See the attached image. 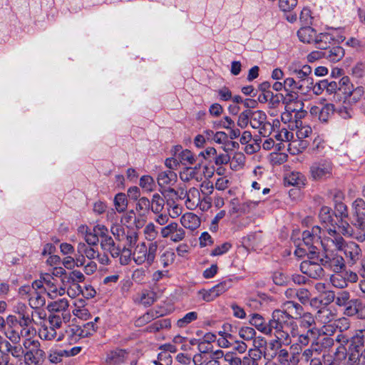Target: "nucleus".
<instances>
[{"instance_id": "nucleus-34", "label": "nucleus", "mask_w": 365, "mask_h": 365, "mask_svg": "<svg viewBox=\"0 0 365 365\" xmlns=\"http://www.w3.org/2000/svg\"><path fill=\"white\" fill-rule=\"evenodd\" d=\"M146 244L141 242L136 245L134 251L132 252L133 261L138 265H141L146 262L148 264V257L146 256Z\"/></svg>"}, {"instance_id": "nucleus-1", "label": "nucleus", "mask_w": 365, "mask_h": 365, "mask_svg": "<svg viewBox=\"0 0 365 365\" xmlns=\"http://www.w3.org/2000/svg\"><path fill=\"white\" fill-rule=\"evenodd\" d=\"M322 230L318 227H313L311 230H305L302 233V239L308 247L309 259L303 261L300 264V270L311 278L319 279L324 275L323 264L317 253V245H321Z\"/></svg>"}, {"instance_id": "nucleus-6", "label": "nucleus", "mask_w": 365, "mask_h": 365, "mask_svg": "<svg viewBox=\"0 0 365 365\" xmlns=\"http://www.w3.org/2000/svg\"><path fill=\"white\" fill-rule=\"evenodd\" d=\"M74 333L75 329H68V327L65 330H54L45 322L38 329V336L42 340L61 341L66 339L70 344L76 341V339L73 338Z\"/></svg>"}, {"instance_id": "nucleus-30", "label": "nucleus", "mask_w": 365, "mask_h": 365, "mask_svg": "<svg viewBox=\"0 0 365 365\" xmlns=\"http://www.w3.org/2000/svg\"><path fill=\"white\" fill-rule=\"evenodd\" d=\"M295 107L294 111H293V124L289 125L292 129L295 127L301 126L303 124L302 119L304 118L307 114V112L303 110V102L301 101H297L294 102Z\"/></svg>"}, {"instance_id": "nucleus-51", "label": "nucleus", "mask_w": 365, "mask_h": 365, "mask_svg": "<svg viewBox=\"0 0 365 365\" xmlns=\"http://www.w3.org/2000/svg\"><path fill=\"white\" fill-rule=\"evenodd\" d=\"M349 337L346 334H342L341 332L336 336V341L340 344L339 346L336 349L335 354L339 356V358L344 357L346 353V348L344 345H346L349 342Z\"/></svg>"}, {"instance_id": "nucleus-53", "label": "nucleus", "mask_w": 365, "mask_h": 365, "mask_svg": "<svg viewBox=\"0 0 365 365\" xmlns=\"http://www.w3.org/2000/svg\"><path fill=\"white\" fill-rule=\"evenodd\" d=\"M197 317L198 314L197 312H188L185 316H183L182 318L179 319L177 321L176 325L179 328H184L191 322L195 321L197 319Z\"/></svg>"}, {"instance_id": "nucleus-42", "label": "nucleus", "mask_w": 365, "mask_h": 365, "mask_svg": "<svg viewBox=\"0 0 365 365\" xmlns=\"http://www.w3.org/2000/svg\"><path fill=\"white\" fill-rule=\"evenodd\" d=\"M138 299L143 305L150 306L156 299V293L151 290L144 289L138 294Z\"/></svg>"}, {"instance_id": "nucleus-64", "label": "nucleus", "mask_w": 365, "mask_h": 365, "mask_svg": "<svg viewBox=\"0 0 365 365\" xmlns=\"http://www.w3.org/2000/svg\"><path fill=\"white\" fill-rule=\"evenodd\" d=\"M224 360L228 365H243L242 359L232 352L226 353L224 356Z\"/></svg>"}, {"instance_id": "nucleus-13", "label": "nucleus", "mask_w": 365, "mask_h": 365, "mask_svg": "<svg viewBox=\"0 0 365 365\" xmlns=\"http://www.w3.org/2000/svg\"><path fill=\"white\" fill-rule=\"evenodd\" d=\"M320 262L324 268L336 274L344 270L346 267L344 259L337 254H326L324 257L320 258Z\"/></svg>"}, {"instance_id": "nucleus-45", "label": "nucleus", "mask_w": 365, "mask_h": 365, "mask_svg": "<svg viewBox=\"0 0 365 365\" xmlns=\"http://www.w3.org/2000/svg\"><path fill=\"white\" fill-rule=\"evenodd\" d=\"M283 98V95L281 93L274 94L273 92L270 93L269 98L268 99V108L270 109L269 114L274 115V111L281 105V101Z\"/></svg>"}, {"instance_id": "nucleus-32", "label": "nucleus", "mask_w": 365, "mask_h": 365, "mask_svg": "<svg viewBox=\"0 0 365 365\" xmlns=\"http://www.w3.org/2000/svg\"><path fill=\"white\" fill-rule=\"evenodd\" d=\"M101 247L102 250L109 252L113 257H118L120 253V249L115 246L114 240L110 235L101 240Z\"/></svg>"}, {"instance_id": "nucleus-21", "label": "nucleus", "mask_w": 365, "mask_h": 365, "mask_svg": "<svg viewBox=\"0 0 365 365\" xmlns=\"http://www.w3.org/2000/svg\"><path fill=\"white\" fill-rule=\"evenodd\" d=\"M347 316H356L359 319H365V302L360 299H352L345 309Z\"/></svg>"}, {"instance_id": "nucleus-11", "label": "nucleus", "mask_w": 365, "mask_h": 365, "mask_svg": "<svg viewBox=\"0 0 365 365\" xmlns=\"http://www.w3.org/2000/svg\"><path fill=\"white\" fill-rule=\"evenodd\" d=\"M319 217L321 223L323 225V227L317 226L322 230L321 235L322 238L324 235H328L327 230L331 228L336 230V225L337 222L335 220V216L332 212L331 207L328 206H323L320 209Z\"/></svg>"}, {"instance_id": "nucleus-36", "label": "nucleus", "mask_w": 365, "mask_h": 365, "mask_svg": "<svg viewBox=\"0 0 365 365\" xmlns=\"http://www.w3.org/2000/svg\"><path fill=\"white\" fill-rule=\"evenodd\" d=\"M64 319L65 321H68L70 319V314L68 313H62V316H60L58 314H50L48 316V320L45 322L51 326L54 330H63L61 329L62 327V319Z\"/></svg>"}, {"instance_id": "nucleus-55", "label": "nucleus", "mask_w": 365, "mask_h": 365, "mask_svg": "<svg viewBox=\"0 0 365 365\" xmlns=\"http://www.w3.org/2000/svg\"><path fill=\"white\" fill-rule=\"evenodd\" d=\"M140 186L146 192H152L155 187L154 179L150 175H143L140 179Z\"/></svg>"}, {"instance_id": "nucleus-29", "label": "nucleus", "mask_w": 365, "mask_h": 365, "mask_svg": "<svg viewBox=\"0 0 365 365\" xmlns=\"http://www.w3.org/2000/svg\"><path fill=\"white\" fill-rule=\"evenodd\" d=\"M263 353L259 348L250 349L242 358L243 365H259Z\"/></svg>"}, {"instance_id": "nucleus-43", "label": "nucleus", "mask_w": 365, "mask_h": 365, "mask_svg": "<svg viewBox=\"0 0 365 365\" xmlns=\"http://www.w3.org/2000/svg\"><path fill=\"white\" fill-rule=\"evenodd\" d=\"M69 306L67 299L61 298L58 300L50 302L48 304V310L51 312H61L64 313Z\"/></svg>"}, {"instance_id": "nucleus-19", "label": "nucleus", "mask_w": 365, "mask_h": 365, "mask_svg": "<svg viewBox=\"0 0 365 365\" xmlns=\"http://www.w3.org/2000/svg\"><path fill=\"white\" fill-rule=\"evenodd\" d=\"M14 312L17 314V319L21 322H24V323H29L32 324L33 322H35V319H34V312H31L28 307L22 302L16 303L13 308Z\"/></svg>"}, {"instance_id": "nucleus-18", "label": "nucleus", "mask_w": 365, "mask_h": 365, "mask_svg": "<svg viewBox=\"0 0 365 365\" xmlns=\"http://www.w3.org/2000/svg\"><path fill=\"white\" fill-rule=\"evenodd\" d=\"M177 174L170 170L160 171L158 174L157 182L158 185L164 189H170V187L177 182Z\"/></svg>"}, {"instance_id": "nucleus-52", "label": "nucleus", "mask_w": 365, "mask_h": 365, "mask_svg": "<svg viewBox=\"0 0 365 365\" xmlns=\"http://www.w3.org/2000/svg\"><path fill=\"white\" fill-rule=\"evenodd\" d=\"M114 205L118 212H124L128 206V200L124 193H118L114 198Z\"/></svg>"}, {"instance_id": "nucleus-24", "label": "nucleus", "mask_w": 365, "mask_h": 365, "mask_svg": "<svg viewBox=\"0 0 365 365\" xmlns=\"http://www.w3.org/2000/svg\"><path fill=\"white\" fill-rule=\"evenodd\" d=\"M335 41L334 32L317 34L314 45L320 50L325 51L330 47V44Z\"/></svg>"}, {"instance_id": "nucleus-56", "label": "nucleus", "mask_w": 365, "mask_h": 365, "mask_svg": "<svg viewBox=\"0 0 365 365\" xmlns=\"http://www.w3.org/2000/svg\"><path fill=\"white\" fill-rule=\"evenodd\" d=\"M284 90L287 91H293L295 90L304 91V89H303L302 87L301 83L298 82L293 77H288L285 78L284 81Z\"/></svg>"}, {"instance_id": "nucleus-58", "label": "nucleus", "mask_w": 365, "mask_h": 365, "mask_svg": "<svg viewBox=\"0 0 365 365\" xmlns=\"http://www.w3.org/2000/svg\"><path fill=\"white\" fill-rule=\"evenodd\" d=\"M158 242H153L149 244L148 246L146 245V254L148 257V264L150 266L155 262L156 253L158 250Z\"/></svg>"}, {"instance_id": "nucleus-39", "label": "nucleus", "mask_w": 365, "mask_h": 365, "mask_svg": "<svg viewBox=\"0 0 365 365\" xmlns=\"http://www.w3.org/2000/svg\"><path fill=\"white\" fill-rule=\"evenodd\" d=\"M163 315V313L151 309L138 318L135 322V324L136 327H140Z\"/></svg>"}, {"instance_id": "nucleus-40", "label": "nucleus", "mask_w": 365, "mask_h": 365, "mask_svg": "<svg viewBox=\"0 0 365 365\" xmlns=\"http://www.w3.org/2000/svg\"><path fill=\"white\" fill-rule=\"evenodd\" d=\"M77 252L78 255H84L88 259H93L98 256V251L93 246L87 245L84 242H79L77 245Z\"/></svg>"}, {"instance_id": "nucleus-23", "label": "nucleus", "mask_w": 365, "mask_h": 365, "mask_svg": "<svg viewBox=\"0 0 365 365\" xmlns=\"http://www.w3.org/2000/svg\"><path fill=\"white\" fill-rule=\"evenodd\" d=\"M180 224L182 228L190 231L196 230L201 224L200 217L193 212H186L180 217Z\"/></svg>"}, {"instance_id": "nucleus-61", "label": "nucleus", "mask_w": 365, "mask_h": 365, "mask_svg": "<svg viewBox=\"0 0 365 365\" xmlns=\"http://www.w3.org/2000/svg\"><path fill=\"white\" fill-rule=\"evenodd\" d=\"M138 240V235L134 230H127L126 234L124 237V240L125 241V244L124 247H128V248L133 247L135 245L137 241Z\"/></svg>"}, {"instance_id": "nucleus-16", "label": "nucleus", "mask_w": 365, "mask_h": 365, "mask_svg": "<svg viewBox=\"0 0 365 365\" xmlns=\"http://www.w3.org/2000/svg\"><path fill=\"white\" fill-rule=\"evenodd\" d=\"M311 115L317 118L321 122L326 123L334 112V106L332 103H326L322 106H312L309 110Z\"/></svg>"}, {"instance_id": "nucleus-62", "label": "nucleus", "mask_w": 365, "mask_h": 365, "mask_svg": "<svg viewBox=\"0 0 365 365\" xmlns=\"http://www.w3.org/2000/svg\"><path fill=\"white\" fill-rule=\"evenodd\" d=\"M279 122L278 120H276V121H274V124L272 125L268 121H265L262 123V125L261 126H259V128H257L256 129H258L259 130V133L264 136V137H266L267 135H269V134H271V133L274 130V126L277 125V124H279Z\"/></svg>"}, {"instance_id": "nucleus-2", "label": "nucleus", "mask_w": 365, "mask_h": 365, "mask_svg": "<svg viewBox=\"0 0 365 365\" xmlns=\"http://www.w3.org/2000/svg\"><path fill=\"white\" fill-rule=\"evenodd\" d=\"M328 235H324L321 241V245L324 250H335L342 251L349 264H355L361 256V250L354 242H346L344 238L336 230L331 228L327 230Z\"/></svg>"}, {"instance_id": "nucleus-14", "label": "nucleus", "mask_w": 365, "mask_h": 365, "mask_svg": "<svg viewBox=\"0 0 365 365\" xmlns=\"http://www.w3.org/2000/svg\"><path fill=\"white\" fill-rule=\"evenodd\" d=\"M336 314L328 307H323L318 310L316 314V319L324 325V334L334 333L333 324H329L333 321H335Z\"/></svg>"}, {"instance_id": "nucleus-28", "label": "nucleus", "mask_w": 365, "mask_h": 365, "mask_svg": "<svg viewBox=\"0 0 365 365\" xmlns=\"http://www.w3.org/2000/svg\"><path fill=\"white\" fill-rule=\"evenodd\" d=\"M85 279L86 277L84 274L80 270L73 269L71 272H67L66 274L63 277V279H61V282L66 289V287L77 282H83Z\"/></svg>"}, {"instance_id": "nucleus-12", "label": "nucleus", "mask_w": 365, "mask_h": 365, "mask_svg": "<svg viewBox=\"0 0 365 365\" xmlns=\"http://www.w3.org/2000/svg\"><path fill=\"white\" fill-rule=\"evenodd\" d=\"M41 279L45 284L44 291L51 299H55L58 296H63L65 293V287L61 284L58 285V281L50 274L45 273L41 274Z\"/></svg>"}, {"instance_id": "nucleus-41", "label": "nucleus", "mask_w": 365, "mask_h": 365, "mask_svg": "<svg viewBox=\"0 0 365 365\" xmlns=\"http://www.w3.org/2000/svg\"><path fill=\"white\" fill-rule=\"evenodd\" d=\"M267 120V115L262 110H251L250 123L252 128L255 129L262 125Z\"/></svg>"}, {"instance_id": "nucleus-4", "label": "nucleus", "mask_w": 365, "mask_h": 365, "mask_svg": "<svg viewBox=\"0 0 365 365\" xmlns=\"http://www.w3.org/2000/svg\"><path fill=\"white\" fill-rule=\"evenodd\" d=\"M297 334H294L297 345L307 346L311 341V338H315L319 334L316 327L314 316L310 312H302V315L297 319Z\"/></svg>"}, {"instance_id": "nucleus-5", "label": "nucleus", "mask_w": 365, "mask_h": 365, "mask_svg": "<svg viewBox=\"0 0 365 365\" xmlns=\"http://www.w3.org/2000/svg\"><path fill=\"white\" fill-rule=\"evenodd\" d=\"M34 331V329L31 324L19 321L16 315L11 314L7 317V327L4 333L13 344L19 343L21 338H31Z\"/></svg>"}, {"instance_id": "nucleus-60", "label": "nucleus", "mask_w": 365, "mask_h": 365, "mask_svg": "<svg viewBox=\"0 0 365 365\" xmlns=\"http://www.w3.org/2000/svg\"><path fill=\"white\" fill-rule=\"evenodd\" d=\"M231 285L232 282L230 280H227L221 282L216 284L215 286H214L213 287H212V289L215 290L214 294L215 297H218L220 295L222 294L226 291H227L231 287Z\"/></svg>"}, {"instance_id": "nucleus-46", "label": "nucleus", "mask_w": 365, "mask_h": 365, "mask_svg": "<svg viewBox=\"0 0 365 365\" xmlns=\"http://www.w3.org/2000/svg\"><path fill=\"white\" fill-rule=\"evenodd\" d=\"M165 206V200L159 194L155 193L153 195L150 201V209L155 214L161 212Z\"/></svg>"}, {"instance_id": "nucleus-20", "label": "nucleus", "mask_w": 365, "mask_h": 365, "mask_svg": "<svg viewBox=\"0 0 365 365\" xmlns=\"http://www.w3.org/2000/svg\"><path fill=\"white\" fill-rule=\"evenodd\" d=\"M281 312H284L287 317L295 320L302 315L304 309L302 305L292 300H289L282 304Z\"/></svg>"}, {"instance_id": "nucleus-59", "label": "nucleus", "mask_w": 365, "mask_h": 365, "mask_svg": "<svg viewBox=\"0 0 365 365\" xmlns=\"http://www.w3.org/2000/svg\"><path fill=\"white\" fill-rule=\"evenodd\" d=\"M339 91H341L345 97L349 94L348 91H351L354 88L348 76L342 77L338 82Z\"/></svg>"}, {"instance_id": "nucleus-38", "label": "nucleus", "mask_w": 365, "mask_h": 365, "mask_svg": "<svg viewBox=\"0 0 365 365\" xmlns=\"http://www.w3.org/2000/svg\"><path fill=\"white\" fill-rule=\"evenodd\" d=\"M84 329H81L78 327H68V329H75V333L73 334V338L76 339V341L79 339L80 336H88L92 334L93 332H95L98 327L95 324V322H90L86 323L84 326Z\"/></svg>"}, {"instance_id": "nucleus-31", "label": "nucleus", "mask_w": 365, "mask_h": 365, "mask_svg": "<svg viewBox=\"0 0 365 365\" xmlns=\"http://www.w3.org/2000/svg\"><path fill=\"white\" fill-rule=\"evenodd\" d=\"M316 36V30L311 26L302 27L297 31V36L299 41L305 43L314 44Z\"/></svg>"}, {"instance_id": "nucleus-27", "label": "nucleus", "mask_w": 365, "mask_h": 365, "mask_svg": "<svg viewBox=\"0 0 365 365\" xmlns=\"http://www.w3.org/2000/svg\"><path fill=\"white\" fill-rule=\"evenodd\" d=\"M186 196L185 204L188 210H195L200 202V193L198 189L195 187L190 188L187 193H184Z\"/></svg>"}, {"instance_id": "nucleus-3", "label": "nucleus", "mask_w": 365, "mask_h": 365, "mask_svg": "<svg viewBox=\"0 0 365 365\" xmlns=\"http://www.w3.org/2000/svg\"><path fill=\"white\" fill-rule=\"evenodd\" d=\"M269 326H271V334H274L276 338L282 340L283 344L289 345L292 343L291 337L294 338V334H297V322L289 318L279 309L273 311L272 318L269 319Z\"/></svg>"}, {"instance_id": "nucleus-57", "label": "nucleus", "mask_w": 365, "mask_h": 365, "mask_svg": "<svg viewBox=\"0 0 365 365\" xmlns=\"http://www.w3.org/2000/svg\"><path fill=\"white\" fill-rule=\"evenodd\" d=\"M170 322L168 319H160L155 321L153 324H151L150 326L147 327V330L150 332H156L159 330L164 329V328H168L170 327Z\"/></svg>"}, {"instance_id": "nucleus-17", "label": "nucleus", "mask_w": 365, "mask_h": 365, "mask_svg": "<svg viewBox=\"0 0 365 365\" xmlns=\"http://www.w3.org/2000/svg\"><path fill=\"white\" fill-rule=\"evenodd\" d=\"M349 356L344 365H365V348L356 345L349 348Z\"/></svg>"}, {"instance_id": "nucleus-35", "label": "nucleus", "mask_w": 365, "mask_h": 365, "mask_svg": "<svg viewBox=\"0 0 365 365\" xmlns=\"http://www.w3.org/2000/svg\"><path fill=\"white\" fill-rule=\"evenodd\" d=\"M324 58L331 62H338L344 56V49L339 46L329 47L324 51Z\"/></svg>"}, {"instance_id": "nucleus-48", "label": "nucleus", "mask_w": 365, "mask_h": 365, "mask_svg": "<svg viewBox=\"0 0 365 365\" xmlns=\"http://www.w3.org/2000/svg\"><path fill=\"white\" fill-rule=\"evenodd\" d=\"M294 102L291 100L289 102H286L285 111L281 115V120L284 123L293 124V111H294Z\"/></svg>"}, {"instance_id": "nucleus-25", "label": "nucleus", "mask_w": 365, "mask_h": 365, "mask_svg": "<svg viewBox=\"0 0 365 365\" xmlns=\"http://www.w3.org/2000/svg\"><path fill=\"white\" fill-rule=\"evenodd\" d=\"M353 215L358 225L365 224V201L362 198L356 199L352 203Z\"/></svg>"}, {"instance_id": "nucleus-22", "label": "nucleus", "mask_w": 365, "mask_h": 365, "mask_svg": "<svg viewBox=\"0 0 365 365\" xmlns=\"http://www.w3.org/2000/svg\"><path fill=\"white\" fill-rule=\"evenodd\" d=\"M200 163H198L195 167H185L180 173V178L183 182H189L192 180H195L200 182L202 180V174L200 172Z\"/></svg>"}, {"instance_id": "nucleus-33", "label": "nucleus", "mask_w": 365, "mask_h": 365, "mask_svg": "<svg viewBox=\"0 0 365 365\" xmlns=\"http://www.w3.org/2000/svg\"><path fill=\"white\" fill-rule=\"evenodd\" d=\"M320 347L318 341L312 342L311 346L303 351L302 359L309 361L318 356H322V358H324V355H322Z\"/></svg>"}, {"instance_id": "nucleus-44", "label": "nucleus", "mask_w": 365, "mask_h": 365, "mask_svg": "<svg viewBox=\"0 0 365 365\" xmlns=\"http://www.w3.org/2000/svg\"><path fill=\"white\" fill-rule=\"evenodd\" d=\"M29 303L32 309H38L46 304V298L41 293L34 291L29 298Z\"/></svg>"}, {"instance_id": "nucleus-49", "label": "nucleus", "mask_w": 365, "mask_h": 365, "mask_svg": "<svg viewBox=\"0 0 365 365\" xmlns=\"http://www.w3.org/2000/svg\"><path fill=\"white\" fill-rule=\"evenodd\" d=\"M285 181L288 185L294 186H300L304 184V176L298 172H292L285 178Z\"/></svg>"}, {"instance_id": "nucleus-15", "label": "nucleus", "mask_w": 365, "mask_h": 365, "mask_svg": "<svg viewBox=\"0 0 365 365\" xmlns=\"http://www.w3.org/2000/svg\"><path fill=\"white\" fill-rule=\"evenodd\" d=\"M128 352L125 349L116 348L106 352L103 365H122L128 358Z\"/></svg>"}, {"instance_id": "nucleus-8", "label": "nucleus", "mask_w": 365, "mask_h": 365, "mask_svg": "<svg viewBox=\"0 0 365 365\" xmlns=\"http://www.w3.org/2000/svg\"><path fill=\"white\" fill-rule=\"evenodd\" d=\"M24 348L26 350L24 359L33 365H40L45 358V352L41 349L40 342L31 338L25 339L23 342Z\"/></svg>"}, {"instance_id": "nucleus-37", "label": "nucleus", "mask_w": 365, "mask_h": 365, "mask_svg": "<svg viewBox=\"0 0 365 365\" xmlns=\"http://www.w3.org/2000/svg\"><path fill=\"white\" fill-rule=\"evenodd\" d=\"M349 94L346 96L345 101L350 105H354L359 102L363 98L365 92L364 87L360 86L353 88L351 91H348Z\"/></svg>"}, {"instance_id": "nucleus-10", "label": "nucleus", "mask_w": 365, "mask_h": 365, "mask_svg": "<svg viewBox=\"0 0 365 365\" xmlns=\"http://www.w3.org/2000/svg\"><path fill=\"white\" fill-rule=\"evenodd\" d=\"M159 232L162 238L170 239L174 243L182 241L186 236L185 229L174 221H170L168 225L162 227Z\"/></svg>"}, {"instance_id": "nucleus-63", "label": "nucleus", "mask_w": 365, "mask_h": 365, "mask_svg": "<svg viewBox=\"0 0 365 365\" xmlns=\"http://www.w3.org/2000/svg\"><path fill=\"white\" fill-rule=\"evenodd\" d=\"M277 140L281 142H289L294 138L293 133L290 132L285 128H282L275 135Z\"/></svg>"}, {"instance_id": "nucleus-9", "label": "nucleus", "mask_w": 365, "mask_h": 365, "mask_svg": "<svg viewBox=\"0 0 365 365\" xmlns=\"http://www.w3.org/2000/svg\"><path fill=\"white\" fill-rule=\"evenodd\" d=\"M287 69L289 74L294 76L297 81L301 83L303 89L309 88L312 85V78L310 77L312 70L309 65H301L298 62H292Z\"/></svg>"}, {"instance_id": "nucleus-54", "label": "nucleus", "mask_w": 365, "mask_h": 365, "mask_svg": "<svg viewBox=\"0 0 365 365\" xmlns=\"http://www.w3.org/2000/svg\"><path fill=\"white\" fill-rule=\"evenodd\" d=\"M143 234L145 238L148 241L153 242L157 238L158 232L153 222H149L145 226Z\"/></svg>"}, {"instance_id": "nucleus-7", "label": "nucleus", "mask_w": 365, "mask_h": 365, "mask_svg": "<svg viewBox=\"0 0 365 365\" xmlns=\"http://www.w3.org/2000/svg\"><path fill=\"white\" fill-rule=\"evenodd\" d=\"M334 164L329 158L317 160L309 168L311 177L314 180H322L332 176Z\"/></svg>"}, {"instance_id": "nucleus-47", "label": "nucleus", "mask_w": 365, "mask_h": 365, "mask_svg": "<svg viewBox=\"0 0 365 365\" xmlns=\"http://www.w3.org/2000/svg\"><path fill=\"white\" fill-rule=\"evenodd\" d=\"M180 164L183 165H190L195 163V158L192 153L187 150H183L177 155Z\"/></svg>"}, {"instance_id": "nucleus-50", "label": "nucleus", "mask_w": 365, "mask_h": 365, "mask_svg": "<svg viewBox=\"0 0 365 365\" xmlns=\"http://www.w3.org/2000/svg\"><path fill=\"white\" fill-rule=\"evenodd\" d=\"M175 259V254L171 250H166L159 257V262L163 267L171 265Z\"/></svg>"}, {"instance_id": "nucleus-26", "label": "nucleus", "mask_w": 365, "mask_h": 365, "mask_svg": "<svg viewBox=\"0 0 365 365\" xmlns=\"http://www.w3.org/2000/svg\"><path fill=\"white\" fill-rule=\"evenodd\" d=\"M250 322L262 334L266 335L271 334V326H269V321L267 322L260 314H252L250 319Z\"/></svg>"}]
</instances>
